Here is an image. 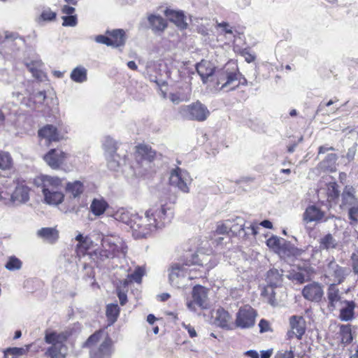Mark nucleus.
<instances>
[{
  "label": "nucleus",
  "mask_w": 358,
  "mask_h": 358,
  "mask_svg": "<svg viewBox=\"0 0 358 358\" xmlns=\"http://www.w3.org/2000/svg\"><path fill=\"white\" fill-rule=\"evenodd\" d=\"M173 211L164 205L155 206L145 213V217L134 215L131 229L133 236L137 238H145L157 229L171 222Z\"/></svg>",
  "instance_id": "1"
},
{
  "label": "nucleus",
  "mask_w": 358,
  "mask_h": 358,
  "mask_svg": "<svg viewBox=\"0 0 358 358\" xmlns=\"http://www.w3.org/2000/svg\"><path fill=\"white\" fill-rule=\"evenodd\" d=\"M127 252V246L120 237L102 235L101 248L94 251L92 255L98 262L104 264L115 257H124Z\"/></svg>",
  "instance_id": "2"
},
{
  "label": "nucleus",
  "mask_w": 358,
  "mask_h": 358,
  "mask_svg": "<svg viewBox=\"0 0 358 358\" xmlns=\"http://www.w3.org/2000/svg\"><path fill=\"white\" fill-rule=\"evenodd\" d=\"M41 181L45 203L52 206L62 203L64 199V194L61 191L63 180L56 176H43Z\"/></svg>",
  "instance_id": "3"
},
{
  "label": "nucleus",
  "mask_w": 358,
  "mask_h": 358,
  "mask_svg": "<svg viewBox=\"0 0 358 358\" xmlns=\"http://www.w3.org/2000/svg\"><path fill=\"white\" fill-rule=\"evenodd\" d=\"M66 336L63 333L46 332L45 341L50 345L46 348L44 355L47 358H66L68 347L66 345Z\"/></svg>",
  "instance_id": "4"
},
{
  "label": "nucleus",
  "mask_w": 358,
  "mask_h": 358,
  "mask_svg": "<svg viewBox=\"0 0 358 358\" xmlns=\"http://www.w3.org/2000/svg\"><path fill=\"white\" fill-rule=\"evenodd\" d=\"M190 264H174L169 269V280L170 284L176 288H182L187 285V282L197 276L193 274V270L188 266Z\"/></svg>",
  "instance_id": "5"
},
{
  "label": "nucleus",
  "mask_w": 358,
  "mask_h": 358,
  "mask_svg": "<svg viewBox=\"0 0 358 358\" xmlns=\"http://www.w3.org/2000/svg\"><path fill=\"white\" fill-rule=\"evenodd\" d=\"M322 270L323 277L336 285L343 283L350 273V268L340 266L333 257L326 260Z\"/></svg>",
  "instance_id": "6"
},
{
  "label": "nucleus",
  "mask_w": 358,
  "mask_h": 358,
  "mask_svg": "<svg viewBox=\"0 0 358 358\" xmlns=\"http://www.w3.org/2000/svg\"><path fill=\"white\" fill-rule=\"evenodd\" d=\"M178 113L184 119L198 122L206 120L210 115L207 107L199 101L181 106L178 108Z\"/></svg>",
  "instance_id": "7"
},
{
  "label": "nucleus",
  "mask_w": 358,
  "mask_h": 358,
  "mask_svg": "<svg viewBox=\"0 0 358 358\" xmlns=\"http://www.w3.org/2000/svg\"><path fill=\"white\" fill-rule=\"evenodd\" d=\"M238 67H229L225 66L223 69H218L215 71L214 79L215 85L219 87V90H229L232 85L236 82L238 78Z\"/></svg>",
  "instance_id": "8"
},
{
  "label": "nucleus",
  "mask_w": 358,
  "mask_h": 358,
  "mask_svg": "<svg viewBox=\"0 0 358 358\" xmlns=\"http://www.w3.org/2000/svg\"><path fill=\"white\" fill-rule=\"evenodd\" d=\"M191 182L192 178L186 170L176 167L171 171L169 176L170 185L177 187L181 192L188 193L189 192V185Z\"/></svg>",
  "instance_id": "9"
},
{
  "label": "nucleus",
  "mask_w": 358,
  "mask_h": 358,
  "mask_svg": "<svg viewBox=\"0 0 358 358\" xmlns=\"http://www.w3.org/2000/svg\"><path fill=\"white\" fill-rule=\"evenodd\" d=\"M256 316V311L251 306H245L236 314V325L241 329L250 328L255 323Z\"/></svg>",
  "instance_id": "10"
},
{
  "label": "nucleus",
  "mask_w": 358,
  "mask_h": 358,
  "mask_svg": "<svg viewBox=\"0 0 358 358\" xmlns=\"http://www.w3.org/2000/svg\"><path fill=\"white\" fill-rule=\"evenodd\" d=\"M342 293L336 283H331L327 289V309L334 312L338 308L340 304L343 301Z\"/></svg>",
  "instance_id": "11"
},
{
  "label": "nucleus",
  "mask_w": 358,
  "mask_h": 358,
  "mask_svg": "<svg viewBox=\"0 0 358 358\" xmlns=\"http://www.w3.org/2000/svg\"><path fill=\"white\" fill-rule=\"evenodd\" d=\"M196 69L203 83L213 80L216 71L213 63L207 60H201L196 64Z\"/></svg>",
  "instance_id": "12"
},
{
  "label": "nucleus",
  "mask_w": 358,
  "mask_h": 358,
  "mask_svg": "<svg viewBox=\"0 0 358 358\" xmlns=\"http://www.w3.org/2000/svg\"><path fill=\"white\" fill-rule=\"evenodd\" d=\"M324 294L322 286L318 282L306 285L302 290L303 296L310 301L319 302Z\"/></svg>",
  "instance_id": "13"
},
{
  "label": "nucleus",
  "mask_w": 358,
  "mask_h": 358,
  "mask_svg": "<svg viewBox=\"0 0 358 358\" xmlns=\"http://www.w3.org/2000/svg\"><path fill=\"white\" fill-rule=\"evenodd\" d=\"M357 306L354 301L344 300L338 306V319L343 322L352 321L355 318V310Z\"/></svg>",
  "instance_id": "14"
},
{
  "label": "nucleus",
  "mask_w": 358,
  "mask_h": 358,
  "mask_svg": "<svg viewBox=\"0 0 358 358\" xmlns=\"http://www.w3.org/2000/svg\"><path fill=\"white\" fill-rule=\"evenodd\" d=\"M292 331L288 332L289 338L295 336L301 339L306 331V322L302 316L293 315L289 319Z\"/></svg>",
  "instance_id": "15"
},
{
  "label": "nucleus",
  "mask_w": 358,
  "mask_h": 358,
  "mask_svg": "<svg viewBox=\"0 0 358 358\" xmlns=\"http://www.w3.org/2000/svg\"><path fill=\"white\" fill-rule=\"evenodd\" d=\"M66 153L59 149L50 150L45 156L44 160L52 169H58L64 162Z\"/></svg>",
  "instance_id": "16"
},
{
  "label": "nucleus",
  "mask_w": 358,
  "mask_h": 358,
  "mask_svg": "<svg viewBox=\"0 0 358 358\" xmlns=\"http://www.w3.org/2000/svg\"><path fill=\"white\" fill-rule=\"evenodd\" d=\"M358 203V198L356 195L355 189L352 186H346L341 194L342 208H350Z\"/></svg>",
  "instance_id": "17"
},
{
  "label": "nucleus",
  "mask_w": 358,
  "mask_h": 358,
  "mask_svg": "<svg viewBox=\"0 0 358 358\" xmlns=\"http://www.w3.org/2000/svg\"><path fill=\"white\" fill-rule=\"evenodd\" d=\"M324 212L320 210L315 205L309 206L306 208L303 214V220L306 222H320L324 217Z\"/></svg>",
  "instance_id": "18"
},
{
  "label": "nucleus",
  "mask_w": 358,
  "mask_h": 358,
  "mask_svg": "<svg viewBox=\"0 0 358 358\" xmlns=\"http://www.w3.org/2000/svg\"><path fill=\"white\" fill-rule=\"evenodd\" d=\"M113 352V342L106 338L99 348L91 351V358H110Z\"/></svg>",
  "instance_id": "19"
},
{
  "label": "nucleus",
  "mask_w": 358,
  "mask_h": 358,
  "mask_svg": "<svg viewBox=\"0 0 358 358\" xmlns=\"http://www.w3.org/2000/svg\"><path fill=\"white\" fill-rule=\"evenodd\" d=\"M38 136L45 138L48 142L59 141L62 136L57 131V129L52 125L47 124L38 130Z\"/></svg>",
  "instance_id": "20"
},
{
  "label": "nucleus",
  "mask_w": 358,
  "mask_h": 358,
  "mask_svg": "<svg viewBox=\"0 0 358 358\" xmlns=\"http://www.w3.org/2000/svg\"><path fill=\"white\" fill-rule=\"evenodd\" d=\"M37 236L49 243H55L59 238V231L55 227H43L37 231Z\"/></svg>",
  "instance_id": "21"
},
{
  "label": "nucleus",
  "mask_w": 358,
  "mask_h": 358,
  "mask_svg": "<svg viewBox=\"0 0 358 358\" xmlns=\"http://www.w3.org/2000/svg\"><path fill=\"white\" fill-rule=\"evenodd\" d=\"M337 155L334 153L328 154L325 158L319 164L317 170L326 172H334L336 170Z\"/></svg>",
  "instance_id": "22"
},
{
  "label": "nucleus",
  "mask_w": 358,
  "mask_h": 358,
  "mask_svg": "<svg viewBox=\"0 0 358 358\" xmlns=\"http://www.w3.org/2000/svg\"><path fill=\"white\" fill-rule=\"evenodd\" d=\"M192 298L197 306L202 308H206L207 292L205 287L201 285L194 286L192 290Z\"/></svg>",
  "instance_id": "23"
},
{
  "label": "nucleus",
  "mask_w": 358,
  "mask_h": 358,
  "mask_svg": "<svg viewBox=\"0 0 358 358\" xmlns=\"http://www.w3.org/2000/svg\"><path fill=\"white\" fill-rule=\"evenodd\" d=\"M165 15L169 20L173 22L178 27L182 29L187 28V23L185 22L183 13L166 9L165 10Z\"/></svg>",
  "instance_id": "24"
},
{
  "label": "nucleus",
  "mask_w": 358,
  "mask_h": 358,
  "mask_svg": "<svg viewBox=\"0 0 358 358\" xmlns=\"http://www.w3.org/2000/svg\"><path fill=\"white\" fill-rule=\"evenodd\" d=\"M11 199L13 202L26 203L29 199V188L24 185H18L13 192Z\"/></svg>",
  "instance_id": "25"
},
{
  "label": "nucleus",
  "mask_w": 358,
  "mask_h": 358,
  "mask_svg": "<svg viewBox=\"0 0 358 358\" xmlns=\"http://www.w3.org/2000/svg\"><path fill=\"white\" fill-rule=\"evenodd\" d=\"M267 282L269 283V286L265 288L264 291L262 292V294H265L267 292H271V294H273V289L274 286L278 285L281 282V275L277 269H271L267 273L266 276Z\"/></svg>",
  "instance_id": "26"
},
{
  "label": "nucleus",
  "mask_w": 358,
  "mask_h": 358,
  "mask_svg": "<svg viewBox=\"0 0 358 358\" xmlns=\"http://www.w3.org/2000/svg\"><path fill=\"white\" fill-rule=\"evenodd\" d=\"M134 215H136V213H133L125 208H120L113 214V217L115 220L124 223L131 227Z\"/></svg>",
  "instance_id": "27"
},
{
  "label": "nucleus",
  "mask_w": 358,
  "mask_h": 358,
  "mask_svg": "<svg viewBox=\"0 0 358 358\" xmlns=\"http://www.w3.org/2000/svg\"><path fill=\"white\" fill-rule=\"evenodd\" d=\"M106 33L110 36V46L117 48L125 43V34L122 29H114L111 31H107Z\"/></svg>",
  "instance_id": "28"
},
{
  "label": "nucleus",
  "mask_w": 358,
  "mask_h": 358,
  "mask_svg": "<svg viewBox=\"0 0 358 358\" xmlns=\"http://www.w3.org/2000/svg\"><path fill=\"white\" fill-rule=\"evenodd\" d=\"M148 20L154 32H162L167 27L166 20L160 15H150Z\"/></svg>",
  "instance_id": "29"
},
{
  "label": "nucleus",
  "mask_w": 358,
  "mask_h": 358,
  "mask_svg": "<svg viewBox=\"0 0 358 358\" xmlns=\"http://www.w3.org/2000/svg\"><path fill=\"white\" fill-rule=\"evenodd\" d=\"M191 264L205 266L207 268H212L217 264V262L212 260V257L200 253L192 257Z\"/></svg>",
  "instance_id": "30"
},
{
  "label": "nucleus",
  "mask_w": 358,
  "mask_h": 358,
  "mask_svg": "<svg viewBox=\"0 0 358 358\" xmlns=\"http://www.w3.org/2000/svg\"><path fill=\"white\" fill-rule=\"evenodd\" d=\"M320 248L321 250H330L336 249L339 242L331 234H327L320 239Z\"/></svg>",
  "instance_id": "31"
},
{
  "label": "nucleus",
  "mask_w": 358,
  "mask_h": 358,
  "mask_svg": "<svg viewBox=\"0 0 358 358\" xmlns=\"http://www.w3.org/2000/svg\"><path fill=\"white\" fill-rule=\"evenodd\" d=\"M231 316L227 311L223 308H219L215 313V323L222 328H229Z\"/></svg>",
  "instance_id": "32"
},
{
  "label": "nucleus",
  "mask_w": 358,
  "mask_h": 358,
  "mask_svg": "<svg viewBox=\"0 0 358 358\" xmlns=\"http://www.w3.org/2000/svg\"><path fill=\"white\" fill-rule=\"evenodd\" d=\"M108 207V203L103 199H94L90 205V210L95 216H101Z\"/></svg>",
  "instance_id": "33"
},
{
  "label": "nucleus",
  "mask_w": 358,
  "mask_h": 358,
  "mask_svg": "<svg viewBox=\"0 0 358 358\" xmlns=\"http://www.w3.org/2000/svg\"><path fill=\"white\" fill-rule=\"evenodd\" d=\"M84 191L83 184L79 181L76 180L73 182H69L66 184V192L70 194L73 198L80 197Z\"/></svg>",
  "instance_id": "34"
},
{
  "label": "nucleus",
  "mask_w": 358,
  "mask_h": 358,
  "mask_svg": "<svg viewBox=\"0 0 358 358\" xmlns=\"http://www.w3.org/2000/svg\"><path fill=\"white\" fill-rule=\"evenodd\" d=\"M70 78L76 83H84L87 80V71L84 66H78L73 69Z\"/></svg>",
  "instance_id": "35"
},
{
  "label": "nucleus",
  "mask_w": 358,
  "mask_h": 358,
  "mask_svg": "<svg viewBox=\"0 0 358 358\" xmlns=\"http://www.w3.org/2000/svg\"><path fill=\"white\" fill-rule=\"evenodd\" d=\"M137 153L141 157L142 159L149 162L154 160L156 156V152L146 145H140L137 147Z\"/></svg>",
  "instance_id": "36"
},
{
  "label": "nucleus",
  "mask_w": 358,
  "mask_h": 358,
  "mask_svg": "<svg viewBox=\"0 0 358 358\" xmlns=\"http://www.w3.org/2000/svg\"><path fill=\"white\" fill-rule=\"evenodd\" d=\"M339 334L343 344H350L353 340L351 325L349 324L340 325Z\"/></svg>",
  "instance_id": "37"
},
{
  "label": "nucleus",
  "mask_w": 358,
  "mask_h": 358,
  "mask_svg": "<svg viewBox=\"0 0 358 358\" xmlns=\"http://www.w3.org/2000/svg\"><path fill=\"white\" fill-rule=\"evenodd\" d=\"M76 240L78 242L77 245V249L80 252L84 253L88 249H90L93 244V241L88 236H83L81 234H78Z\"/></svg>",
  "instance_id": "38"
},
{
  "label": "nucleus",
  "mask_w": 358,
  "mask_h": 358,
  "mask_svg": "<svg viewBox=\"0 0 358 358\" xmlns=\"http://www.w3.org/2000/svg\"><path fill=\"white\" fill-rule=\"evenodd\" d=\"M338 187V186L336 182H329L327 185L326 194L328 201L334 202L338 198L339 190Z\"/></svg>",
  "instance_id": "39"
},
{
  "label": "nucleus",
  "mask_w": 358,
  "mask_h": 358,
  "mask_svg": "<svg viewBox=\"0 0 358 358\" xmlns=\"http://www.w3.org/2000/svg\"><path fill=\"white\" fill-rule=\"evenodd\" d=\"M145 275V269L142 267L138 266L136 268L135 271L128 275L129 280H124L123 283L124 286H127L129 281L134 280L137 283H141L142 277Z\"/></svg>",
  "instance_id": "40"
},
{
  "label": "nucleus",
  "mask_w": 358,
  "mask_h": 358,
  "mask_svg": "<svg viewBox=\"0 0 358 358\" xmlns=\"http://www.w3.org/2000/svg\"><path fill=\"white\" fill-rule=\"evenodd\" d=\"M13 164L10 155L4 151H0V169L2 170L10 169Z\"/></svg>",
  "instance_id": "41"
},
{
  "label": "nucleus",
  "mask_w": 358,
  "mask_h": 358,
  "mask_svg": "<svg viewBox=\"0 0 358 358\" xmlns=\"http://www.w3.org/2000/svg\"><path fill=\"white\" fill-rule=\"evenodd\" d=\"M238 229L234 227V226L231 225V220H227L224 222L218 223L216 233L217 234H224L228 233L229 231H237Z\"/></svg>",
  "instance_id": "42"
},
{
  "label": "nucleus",
  "mask_w": 358,
  "mask_h": 358,
  "mask_svg": "<svg viewBox=\"0 0 358 358\" xmlns=\"http://www.w3.org/2000/svg\"><path fill=\"white\" fill-rule=\"evenodd\" d=\"M45 98V91H38L31 94L29 101L33 103L35 108H39L43 103Z\"/></svg>",
  "instance_id": "43"
},
{
  "label": "nucleus",
  "mask_w": 358,
  "mask_h": 358,
  "mask_svg": "<svg viewBox=\"0 0 358 358\" xmlns=\"http://www.w3.org/2000/svg\"><path fill=\"white\" fill-rule=\"evenodd\" d=\"M120 308L117 304L111 303L107 306L106 315L111 323H114L119 315Z\"/></svg>",
  "instance_id": "44"
},
{
  "label": "nucleus",
  "mask_w": 358,
  "mask_h": 358,
  "mask_svg": "<svg viewBox=\"0 0 358 358\" xmlns=\"http://www.w3.org/2000/svg\"><path fill=\"white\" fill-rule=\"evenodd\" d=\"M106 157L108 167L113 171L117 170L120 165V156L116 152H114L106 155Z\"/></svg>",
  "instance_id": "45"
},
{
  "label": "nucleus",
  "mask_w": 358,
  "mask_h": 358,
  "mask_svg": "<svg viewBox=\"0 0 358 358\" xmlns=\"http://www.w3.org/2000/svg\"><path fill=\"white\" fill-rule=\"evenodd\" d=\"M106 155L116 152L117 143L110 137H106L103 143Z\"/></svg>",
  "instance_id": "46"
},
{
  "label": "nucleus",
  "mask_w": 358,
  "mask_h": 358,
  "mask_svg": "<svg viewBox=\"0 0 358 358\" xmlns=\"http://www.w3.org/2000/svg\"><path fill=\"white\" fill-rule=\"evenodd\" d=\"M284 241V239L273 236L266 241V245L272 250L279 251L281 248L282 243Z\"/></svg>",
  "instance_id": "47"
},
{
  "label": "nucleus",
  "mask_w": 358,
  "mask_h": 358,
  "mask_svg": "<svg viewBox=\"0 0 358 358\" xmlns=\"http://www.w3.org/2000/svg\"><path fill=\"white\" fill-rule=\"evenodd\" d=\"M22 266V262L15 257L9 258L6 264V268L9 271L19 270Z\"/></svg>",
  "instance_id": "48"
},
{
  "label": "nucleus",
  "mask_w": 358,
  "mask_h": 358,
  "mask_svg": "<svg viewBox=\"0 0 358 358\" xmlns=\"http://www.w3.org/2000/svg\"><path fill=\"white\" fill-rule=\"evenodd\" d=\"M41 60H34L30 62H26V66L29 71L32 73L34 76H36L38 73L39 69L42 66Z\"/></svg>",
  "instance_id": "49"
},
{
  "label": "nucleus",
  "mask_w": 358,
  "mask_h": 358,
  "mask_svg": "<svg viewBox=\"0 0 358 358\" xmlns=\"http://www.w3.org/2000/svg\"><path fill=\"white\" fill-rule=\"evenodd\" d=\"M102 334L101 331H96L94 334L91 335L84 344L85 347H91L96 344L101 338Z\"/></svg>",
  "instance_id": "50"
},
{
  "label": "nucleus",
  "mask_w": 358,
  "mask_h": 358,
  "mask_svg": "<svg viewBox=\"0 0 358 358\" xmlns=\"http://www.w3.org/2000/svg\"><path fill=\"white\" fill-rule=\"evenodd\" d=\"M62 25L64 27H75L78 24V19L76 15L62 17Z\"/></svg>",
  "instance_id": "51"
},
{
  "label": "nucleus",
  "mask_w": 358,
  "mask_h": 358,
  "mask_svg": "<svg viewBox=\"0 0 358 358\" xmlns=\"http://www.w3.org/2000/svg\"><path fill=\"white\" fill-rule=\"evenodd\" d=\"M348 216L350 220H351V224L353 222H357L358 220V203L351 206L348 209Z\"/></svg>",
  "instance_id": "52"
},
{
  "label": "nucleus",
  "mask_w": 358,
  "mask_h": 358,
  "mask_svg": "<svg viewBox=\"0 0 358 358\" xmlns=\"http://www.w3.org/2000/svg\"><path fill=\"white\" fill-rule=\"evenodd\" d=\"M231 222L232 226L238 229L237 231H232L233 233H240L241 231H243L244 220L242 217H236L234 220H231Z\"/></svg>",
  "instance_id": "53"
},
{
  "label": "nucleus",
  "mask_w": 358,
  "mask_h": 358,
  "mask_svg": "<svg viewBox=\"0 0 358 358\" xmlns=\"http://www.w3.org/2000/svg\"><path fill=\"white\" fill-rule=\"evenodd\" d=\"M353 273L358 277V252H353L350 257Z\"/></svg>",
  "instance_id": "54"
},
{
  "label": "nucleus",
  "mask_w": 358,
  "mask_h": 358,
  "mask_svg": "<svg viewBox=\"0 0 358 358\" xmlns=\"http://www.w3.org/2000/svg\"><path fill=\"white\" fill-rule=\"evenodd\" d=\"M56 17V13L50 9L44 10L40 17V19L44 21H50Z\"/></svg>",
  "instance_id": "55"
},
{
  "label": "nucleus",
  "mask_w": 358,
  "mask_h": 358,
  "mask_svg": "<svg viewBox=\"0 0 358 358\" xmlns=\"http://www.w3.org/2000/svg\"><path fill=\"white\" fill-rule=\"evenodd\" d=\"M237 76H238V78H237L236 82H238V83L234 85L231 87H230L229 90H234L236 89L239 85H247V83H248L247 80L242 74H241L239 73L238 71Z\"/></svg>",
  "instance_id": "56"
},
{
  "label": "nucleus",
  "mask_w": 358,
  "mask_h": 358,
  "mask_svg": "<svg viewBox=\"0 0 358 358\" xmlns=\"http://www.w3.org/2000/svg\"><path fill=\"white\" fill-rule=\"evenodd\" d=\"M94 41L98 43L105 44L107 46H110V39L109 37L103 35H98L94 38Z\"/></svg>",
  "instance_id": "57"
},
{
  "label": "nucleus",
  "mask_w": 358,
  "mask_h": 358,
  "mask_svg": "<svg viewBox=\"0 0 358 358\" xmlns=\"http://www.w3.org/2000/svg\"><path fill=\"white\" fill-rule=\"evenodd\" d=\"M275 358H294L292 350H280L277 352Z\"/></svg>",
  "instance_id": "58"
},
{
  "label": "nucleus",
  "mask_w": 358,
  "mask_h": 358,
  "mask_svg": "<svg viewBox=\"0 0 358 358\" xmlns=\"http://www.w3.org/2000/svg\"><path fill=\"white\" fill-rule=\"evenodd\" d=\"M292 278L301 284L303 283L307 280V276L301 272H296L292 274Z\"/></svg>",
  "instance_id": "59"
},
{
  "label": "nucleus",
  "mask_w": 358,
  "mask_h": 358,
  "mask_svg": "<svg viewBox=\"0 0 358 358\" xmlns=\"http://www.w3.org/2000/svg\"><path fill=\"white\" fill-rule=\"evenodd\" d=\"M217 26L220 28L222 29V31L226 34H233L232 27H231L229 23L223 22H217Z\"/></svg>",
  "instance_id": "60"
},
{
  "label": "nucleus",
  "mask_w": 358,
  "mask_h": 358,
  "mask_svg": "<svg viewBox=\"0 0 358 358\" xmlns=\"http://www.w3.org/2000/svg\"><path fill=\"white\" fill-rule=\"evenodd\" d=\"M23 349L19 348H8L6 350V355L8 357V355L17 356L22 354Z\"/></svg>",
  "instance_id": "61"
},
{
  "label": "nucleus",
  "mask_w": 358,
  "mask_h": 358,
  "mask_svg": "<svg viewBox=\"0 0 358 358\" xmlns=\"http://www.w3.org/2000/svg\"><path fill=\"white\" fill-rule=\"evenodd\" d=\"M117 296L120 300V303L122 306H124L127 301V296L125 292H122L119 288L117 289Z\"/></svg>",
  "instance_id": "62"
},
{
  "label": "nucleus",
  "mask_w": 358,
  "mask_h": 358,
  "mask_svg": "<svg viewBox=\"0 0 358 358\" xmlns=\"http://www.w3.org/2000/svg\"><path fill=\"white\" fill-rule=\"evenodd\" d=\"M259 327L260 328L261 333L266 332L270 329L269 323L265 320H260Z\"/></svg>",
  "instance_id": "63"
},
{
  "label": "nucleus",
  "mask_w": 358,
  "mask_h": 358,
  "mask_svg": "<svg viewBox=\"0 0 358 358\" xmlns=\"http://www.w3.org/2000/svg\"><path fill=\"white\" fill-rule=\"evenodd\" d=\"M242 55L245 57V61L248 63L252 62L255 59V55H252L246 50H243Z\"/></svg>",
  "instance_id": "64"
}]
</instances>
